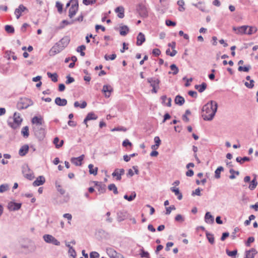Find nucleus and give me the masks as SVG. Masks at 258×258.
Here are the masks:
<instances>
[{
  "label": "nucleus",
  "mask_w": 258,
  "mask_h": 258,
  "mask_svg": "<svg viewBox=\"0 0 258 258\" xmlns=\"http://www.w3.org/2000/svg\"><path fill=\"white\" fill-rule=\"evenodd\" d=\"M170 69L173 71L172 74L174 75H176L179 71L178 68L176 67V66L174 64H172L170 66Z\"/></svg>",
  "instance_id": "603ef678"
},
{
  "label": "nucleus",
  "mask_w": 258,
  "mask_h": 258,
  "mask_svg": "<svg viewBox=\"0 0 258 258\" xmlns=\"http://www.w3.org/2000/svg\"><path fill=\"white\" fill-rule=\"evenodd\" d=\"M23 121L22 118L19 113L15 112L13 118L11 121L9 119L8 121V125L13 129H16L20 127Z\"/></svg>",
  "instance_id": "7ed1b4c3"
},
{
  "label": "nucleus",
  "mask_w": 258,
  "mask_h": 258,
  "mask_svg": "<svg viewBox=\"0 0 258 258\" xmlns=\"http://www.w3.org/2000/svg\"><path fill=\"white\" fill-rule=\"evenodd\" d=\"M28 150V145H24V146H22L21 148L20 149L19 151V154L21 156H25L27 153Z\"/></svg>",
  "instance_id": "393cba45"
},
{
  "label": "nucleus",
  "mask_w": 258,
  "mask_h": 258,
  "mask_svg": "<svg viewBox=\"0 0 258 258\" xmlns=\"http://www.w3.org/2000/svg\"><path fill=\"white\" fill-rule=\"evenodd\" d=\"M116 57V55L115 54H112L110 55H105L104 56V58L105 60H114Z\"/></svg>",
  "instance_id": "052dcab7"
},
{
  "label": "nucleus",
  "mask_w": 258,
  "mask_h": 258,
  "mask_svg": "<svg viewBox=\"0 0 258 258\" xmlns=\"http://www.w3.org/2000/svg\"><path fill=\"white\" fill-rule=\"evenodd\" d=\"M249 160L250 158L247 157H244L243 158L238 157L236 159V161L241 164H242L244 162L249 161Z\"/></svg>",
  "instance_id": "79ce46f5"
},
{
  "label": "nucleus",
  "mask_w": 258,
  "mask_h": 258,
  "mask_svg": "<svg viewBox=\"0 0 258 258\" xmlns=\"http://www.w3.org/2000/svg\"><path fill=\"white\" fill-rule=\"evenodd\" d=\"M124 173V170L121 169H116L112 173V175L113 177H116V179L117 180H120L121 179V175Z\"/></svg>",
  "instance_id": "2eb2a0df"
},
{
  "label": "nucleus",
  "mask_w": 258,
  "mask_h": 258,
  "mask_svg": "<svg viewBox=\"0 0 258 258\" xmlns=\"http://www.w3.org/2000/svg\"><path fill=\"white\" fill-rule=\"evenodd\" d=\"M166 53L167 55H170V56H174L177 53V51L176 50H173L172 52H170V49L168 48L166 50Z\"/></svg>",
  "instance_id": "13d9d810"
},
{
  "label": "nucleus",
  "mask_w": 258,
  "mask_h": 258,
  "mask_svg": "<svg viewBox=\"0 0 258 258\" xmlns=\"http://www.w3.org/2000/svg\"><path fill=\"white\" fill-rule=\"evenodd\" d=\"M205 221L208 224H213L214 222V217L209 212H207L205 214Z\"/></svg>",
  "instance_id": "6ab92c4d"
},
{
  "label": "nucleus",
  "mask_w": 258,
  "mask_h": 258,
  "mask_svg": "<svg viewBox=\"0 0 258 258\" xmlns=\"http://www.w3.org/2000/svg\"><path fill=\"white\" fill-rule=\"evenodd\" d=\"M137 10L141 17H146L148 16V10L145 5L139 4L137 7Z\"/></svg>",
  "instance_id": "6e6552de"
},
{
  "label": "nucleus",
  "mask_w": 258,
  "mask_h": 258,
  "mask_svg": "<svg viewBox=\"0 0 258 258\" xmlns=\"http://www.w3.org/2000/svg\"><path fill=\"white\" fill-rule=\"evenodd\" d=\"M193 5L194 6H195L196 7H197V8H198L199 9H200L202 12H205V7L203 5V3L202 2H199L198 4H193Z\"/></svg>",
  "instance_id": "3c124183"
},
{
  "label": "nucleus",
  "mask_w": 258,
  "mask_h": 258,
  "mask_svg": "<svg viewBox=\"0 0 258 258\" xmlns=\"http://www.w3.org/2000/svg\"><path fill=\"white\" fill-rule=\"evenodd\" d=\"M32 104L31 100L28 98L21 99L17 103V107L19 110L24 109L28 108Z\"/></svg>",
  "instance_id": "20e7f679"
},
{
  "label": "nucleus",
  "mask_w": 258,
  "mask_h": 258,
  "mask_svg": "<svg viewBox=\"0 0 258 258\" xmlns=\"http://www.w3.org/2000/svg\"><path fill=\"white\" fill-rule=\"evenodd\" d=\"M102 91L104 94L105 97L108 98L113 91V88L109 85H105L103 86Z\"/></svg>",
  "instance_id": "9d476101"
},
{
  "label": "nucleus",
  "mask_w": 258,
  "mask_h": 258,
  "mask_svg": "<svg viewBox=\"0 0 258 258\" xmlns=\"http://www.w3.org/2000/svg\"><path fill=\"white\" fill-rule=\"evenodd\" d=\"M74 106L75 107H80L81 108H85L87 106V103L85 101H83L81 104L78 101H76L74 103Z\"/></svg>",
  "instance_id": "09e8293b"
},
{
  "label": "nucleus",
  "mask_w": 258,
  "mask_h": 258,
  "mask_svg": "<svg viewBox=\"0 0 258 258\" xmlns=\"http://www.w3.org/2000/svg\"><path fill=\"white\" fill-rule=\"evenodd\" d=\"M47 76L51 79V81L53 82H56L58 80V76L56 73L52 74L50 72L47 73Z\"/></svg>",
  "instance_id": "2f4dec72"
},
{
  "label": "nucleus",
  "mask_w": 258,
  "mask_h": 258,
  "mask_svg": "<svg viewBox=\"0 0 258 258\" xmlns=\"http://www.w3.org/2000/svg\"><path fill=\"white\" fill-rule=\"evenodd\" d=\"M171 190L174 193V194L177 196L178 200H180L182 198V194L180 192L178 188L175 187H172L170 188Z\"/></svg>",
  "instance_id": "a878e982"
},
{
  "label": "nucleus",
  "mask_w": 258,
  "mask_h": 258,
  "mask_svg": "<svg viewBox=\"0 0 258 258\" xmlns=\"http://www.w3.org/2000/svg\"><path fill=\"white\" fill-rule=\"evenodd\" d=\"M154 141H155L156 144L152 146V149H156L159 146V145L161 143V140L159 137L156 136L154 138Z\"/></svg>",
  "instance_id": "4c0bfd02"
},
{
  "label": "nucleus",
  "mask_w": 258,
  "mask_h": 258,
  "mask_svg": "<svg viewBox=\"0 0 258 258\" xmlns=\"http://www.w3.org/2000/svg\"><path fill=\"white\" fill-rule=\"evenodd\" d=\"M99 254L96 251L91 252L90 254V258H99Z\"/></svg>",
  "instance_id": "774afa93"
},
{
  "label": "nucleus",
  "mask_w": 258,
  "mask_h": 258,
  "mask_svg": "<svg viewBox=\"0 0 258 258\" xmlns=\"http://www.w3.org/2000/svg\"><path fill=\"white\" fill-rule=\"evenodd\" d=\"M244 85L248 88H252L254 86V81L253 80H250L249 83L245 82Z\"/></svg>",
  "instance_id": "e2e57ef3"
},
{
  "label": "nucleus",
  "mask_w": 258,
  "mask_h": 258,
  "mask_svg": "<svg viewBox=\"0 0 258 258\" xmlns=\"http://www.w3.org/2000/svg\"><path fill=\"white\" fill-rule=\"evenodd\" d=\"M147 82L150 84L151 87H159L160 81L156 78L151 77L147 79Z\"/></svg>",
  "instance_id": "4468645a"
},
{
  "label": "nucleus",
  "mask_w": 258,
  "mask_h": 258,
  "mask_svg": "<svg viewBox=\"0 0 258 258\" xmlns=\"http://www.w3.org/2000/svg\"><path fill=\"white\" fill-rule=\"evenodd\" d=\"M206 236L209 242L211 244H213L214 243V237L213 235L210 233H207Z\"/></svg>",
  "instance_id": "864d4df0"
},
{
  "label": "nucleus",
  "mask_w": 258,
  "mask_h": 258,
  "mask_svg": "<svg viewBox=\"0 0 258 258\" xmlns=\"http://www.w3.org/2000/svg\"><path fill=\"white\" fill-rule=\"evenodd\" d=\"M218 108V104L215 101H210L204 105L202 108V116L204 120L211 121L212 120Z\"/></svg>",
  "instance_id": "f257e3e1"
},
{
  "label": "nucleus",
  "mask_w": 258,
  "mask_h": 258,
  "mask_svg": "<svg viewBox=\"0 0 258 258\" xmlns=\"http://www.w3.org/2000/svg\"><path fill=\"white\" fill-rule=\"evenodd\" d=\"M115 12L116 13H117V16L119 18H123L124 16V9L123 7L119 6L117 7L115 9Z\"/></svg>",
  "instance_id": "5701e85b"
},
{
  "label": "nucleus",
  "mask_w": 258,
  "mask_h": 258,
  "mask_svg": "<svg viewBox=\"0 0 258 258\" xmlns=\"http://www.w3.org/2000/svg\"><path fill=\"white\" fill-rule=\"evenodd\" d=\"M23 173L24 174L25 177L29 180H32L34 177L33 174L31 171H29L28 173H26L25 171H23Z\"/></svg>",
  "instance_id": "5fc2aeb1"
},
{
  "label": "nucleus",
  "mask_w": 258,
  "mask_h": 258,
  "mask_svg": "<svg viewBox=\"0 0 258 258\" xmlns=\"http://www.w3.org/2000/svg\"><path fill=\"white\" fill-rule=\"evenodd\" d=\"M251 67L249 65H248L247 66L242 67V66H239L238 68V71L239 72H248L249 70L250 69Z\"/></svg>",
  "instance_id": "37998d69"
},
{
  "label": "nucleus",
  "mask_w": 258,
  "mask_h": 258,
  "mask_svg": "<svg viewBox=\"0 0 258 258\" xmlns=\"http://www.w3.org/2000/svg\"><path fill=\"white\" fill-rule=\"evenodd\" d=\"M22 135L26 138L29 136V127L27 126H24L22 128L21 131Z\"/></svg>",
  "instance_id": "a19ab883"
},
{
  "label": "nucleus",
  "mask_w": 258,
  "mask_h": 258,
  "mask_svg": "<svg viewBox=\"0 0 258 258\" xmlns=\"http://www.w3.org/2000/svg\"><path fill=\"white\" fill-rule=\"evenodd\" d=\"M257 252L256 250L252 248L251 249L246 251L245 257L244 258H254Z\"/></svg>",
  "instance_id": "412c9836"
},
{
  "label": "nucleus",
  "mask_w": 258,
  "mask_h": 258,
  "mask_svg": "<svg viewBox=\"0 0 258 258\" xmlns=\"http://www.w3.org/2000/svg\"><path fill=\"white\" fill-rule=\"evenodd\" d=\"M74 23V20H72L71 21H68L67 20H63L60 24L59 26L58 27V29H63L65 26L71 25Z\"/></svg>",
  "instance_id": "c756f323"
},
{
  "label": "nucleus",
  "mask_w": 258,
  "mask_h": 258,
  "mask_svg": "<svg viewBox=\"0 0 258 258\" xmlns=\"http://www.w3.org/2000/svg\"><path fill=\"white\" fill-rule=\"evenodd\" d=\"M45 178L43 176H39L37 179L33 182V185L34 186H39L42 185L45 182Z\"/></svg>",
  "instance_id": "4be33fe9"
},
{
  "label": "nucleus",
  "mask_w": 258,
  "mask_h": 258,
  "mask_svg": "<svg viewBox=\"0 0 258 258\" xmlns=\"http://www.w3.org/2000/svg\"><path fill=\"white\" fill-rule=\"evenodd\" d=\"M55 186L57 191L59 192L60 194L63 195L65 193V190L61 188V185L58 181L55 182Z\"/></svg>",
  "instance_id": "de8ad7c7"
},
{
  "label": "nucleus",
  "mask_w": 258,
  "mask_h": 258,
  "mask_svg": "<svg viewBox=\"0 0 258 258\" xmlns=\"http://www.w3.org/2000/svg\"><path fill=\"white\" fill-rule=\"evenodd\" d=\"M55 103L59 106H64L67 104V99L57 97L54 100Z\"/></svg>",
  "instance_id": "a211bd4d"
},
{
  "label": "nucleus",
  "mask_w": 258,
  "mask_h": 258,
  "mask_svg": "<svg viewBox=\"0 0 258 258\" xmlns=\"http://www.w3.org/2000/svg\"><path fill=\"white\" fill-rule=\"evenodd\" d=\"M201 189L200 188H198L196 189V190L195 191H192L191 195L192 196H194L195 195L200 196H201Z\"/></svg>",
  "instance_id": "338daca9"
},
{
  "label": "nucleus",
  "mask_w": 258,
  "mask_h": 258,
  "mask_svg": "<svg viewBox=\"0 0 258 258\" xmlns=\"http://www.w3.org/2000/svg\"><path fill=\"white\" fill-rule=\"evenodd\" d=\"M25 10H27L26 7L23 5H20L19 7L15 10V15L17 19H19L22 15V13L24 12Z\"/></svg>",
  "instance_id": "f8f14e48"
},
{
  "label": "nucleus",
  "mask_w": 258,
  "mask_h": 258,
  "mask_svg": "<svg viewBox=\"0 0 258 258\" xmlns=\"http://www.w3.org/2000/svg\"><path fill=\"white\" fill-rule=\"evenodd\" d=\"M108 188L109 190H112L114 194H118L117 188L114 184L112 183L109 184Z\"/></svg>",
  "instance_id": "49530a36"
},
{
  "label": "nucleus",
  "mask_w": 258,
  "mask_h": 258,
  "mask_svg": "<svg viewBox=\"0 0 258 258\" xmlns=\"http://www.w3.org/2000/svg\"><path fill=\"white\" fill-rule=\"evenodd\" d=\"M207 88V84L206 83H203L201 85H196L195 88L198 90L200 93L204 92Z\"/></svg>",
  "instance_id": "bb28decb"
},
{
  "label": "nucleus",
  "mask_w": 258,
  "mask_h": 258,
  "mask_svg": "<svg viewBox=\"0 0 258 258\" xmlns=\"http://www.w3.org/2000/svg\"><path fill=\"white\" fill-rule=\"evenodd\" d=\"M43 122V120L41 117L34 116L32 119V123L34 124L33 126H41Z\"/></svg>",
  "instance_id": "f3484780"
},
{
  "label": "nucleus",
  "mask_w": 258,
  "mask_h": 258,
  "mask_svg": "<svg viewBox=\"0 0 258 258\" xmlns=\"http://www.w3.org/2000/svg\"><path fill=\"white\" fill-rule=\"evenodd\" d=\"M68 253L70 256L74 258L76 257V252L75 250L73 247H70V249H69Z\"/></svg>",
  "instance_id": "6e6d98bb"
},
{
  "label": "nucleus",
  "mask_w": 258,
  "mask_h": 258,
  "mask_svg": "<svg viewBox=\"0 0 258 258\" xmlns=\"http://www.w3.org/2000/svg\"><path fill=\"white\" fill-rule=\"evenodd\" d=\"M9 189V186L8 184H3L0 185V193L4 192Z\"/></svg>",
  "instance_id": "a18cd8bd"
},
{
  "label": "nucleus",
  "mask_w": 258,
  "mask_h": 258,
  "mask_svg": "<svg viewBox=\"0 0 258 258\" xmlns=\"http://www.w3.org/2000/svg\"><path fill=\"white\" fill-rule=\"evenodd\" d=\"M226 252L227 254L229 256H235L237 254V252L236 250H234L233 251H229L228 249H226Z\"/></svg>",
  "instance_id": "0e129e2a"
},
{
  "label": "nucleus",
  "mask_w": 258,
  "mask_h": 258,
  "mask_svg": "<svg viewBox=\"0 0 258 258\" xmlns=\"http://www.w3.org/2000/svg\"><path fill=\"white\" fill-rule=\"evenodd\" d=\"M161 99L162 100V103L168 107H170L171 105V98H167L166 95L161 96Z\"/></svg>",
  "instance_id": "aec40b11"
},
{
  "label": "nucleus",
  "mask_w": 258,
  "mask_h": 258,
  "mask_svg": "<svg viewBox=\"0 0 258 258\" xmlns=\"http://www.w3.org/2000/svg\"><path fill=\"white\" fill-rule=\"evenodd\" d=\"M175 210V207L174 205H171L169 207H166L165 214L166 215H169L172 210Z\"/></svg>",
  "instance_id": "4d7b16f0"
},
{
  "label": "nucleus",
  "mask_w": 258,
  "mask_h": 258,
  "mask_svg": "<svg viewBox=\"0 0 258 258\" xmlns=\"http://www.w3.org/2000/svg\"><path fill=\"white\" fill-rule=\"evenodd\" d=\"M70 41V39L68 36H65L60 39L57 43L63 48L66 47Z\"/></svg>",
  "instance_id": "dca6fc26"
},
{
  "label": "nucleus",
  "mask_w": 258,
  "mask_h": 258,
  "mask_svg": "<svg viewBox=\"0 0 258 258\" xmlns=\"http://www.w3.org/2000/svg\"><path fill=\"white\" fill-rule=\"evenodd\" d=\"M21 204L10 202L8 205V208L10 211H17L21 208Z\"/></svg>",
  "instance_id": "9b49d317"
},
{
  "label": "nucleus",
  "mask_w": 258,
  "mask_h": 258,
  "mask_svg": "<svg viewBox=\"0 0 258 258\" xmlns=\"http://www.w3.org/2000/svg\"><path fill=\"white\" fill-rule=\"evenodd\" d=\"M233 30L238 35H251L253 33H255L257 29L255 26H249L247 25H244L240 27H233Z\"/></svg>",
  "instance_id": "f03ea898"
},
{
  "label": "nucleus",
  "mask_w": 258,
  "mask_h": 258,
  "mask_svg": "<svg viewBox=\"0 0 258 258\" xmlns=\"http://www.w3.org/2000/svg\"><path fill=\"white\" fill-rule=\"evenodd\" d=\"M53 143L55 145V147L56 148H59L62 146V145L63 144V140L59 141V139H58V138L56 137L54 139Z\"/></svg>",
  "instance_id": "c9c22d12"
},
{
  "label": "nucleus",
  "mask_w": 258,
  "mask_h": 258,
  "mask_svg": "<svg viewBox=\"0 0 258 258\" xmlns=\"http://www.w3.org/2000/svg\"><path fill=\"white\" fill-rule=\"evenodd\" d=\"M5 29V31L9 33H14L15 32L14 28L11 25H6Z\"/></svg>",
  "instance_id": "c03bdc74"
},
{
  "label": "nucleus",
  "mask_w": 258,
  "mask_h": 258,
  "mask_svg": "<svg viewBox=\"0 0 258 258\" xmlns=\"http://www.w3.org/2000/svg\"><path fill=\"white\" fill-rule=\"evenodd\" d=\"M84 158V155H82L78 157H73L71 159V162L76 166H81L82 162Z\"/></svg>",
  "instance_id": "ddd939ff"
},
{
  "label": "nucleus",
  "mask_w": 258,
  "mask_h": 258,
  "mask_svg": "<svg viewBox=\"0 0 258 258\" xmlns=\"http://www.w3.org/2000/svg\"><path fill=\"white\" fill-rule=\"evenodd\" d=\"M106 252L110 258H112L117 252L111 248H108L106 249Z\"/></svg>",
  "instance_id": "58836bf2"
},
{
  "label": "nucleus",
  "mask_w": 258,
  "mask_h": 258,
  "mask_svg": "<svg viewBox=\"0 0 258 258\" xmlns=\"http://www.w3.org/2000/svg\"><path fill=\"white\" fill-rule=\"evenodd\" d=\"M95 185L98 191H100V193H103L105 191L106 189L105 185L101 184L98 182H95Z\"/></svg>",
  "instance_id": "72a5a7b5"
},
{
  "label": "nucleus",
  "mask_w": 258,
  "mask_h": 258,
  "mask_svg": "<svg viewBox=\"0 0 258 258\" xmlns=\"http://www.w3.org/2000/svg\"><path fill=\"white\" fill-rule=\"evenodd\" d=\"M136 197V194L135 191L132 192L130 196H128L127 195L124 196L123 198L124 199L127 200L129 202L133 201Z\"/></svg>",
  "instance_id": "e433bc0d"
},
{
  "label": "nucleus",
  "mask_w": 258,
  "mask_h": 258,
  "mask_svg": "<svg viewBox=\"0 0 258 258\" xmlns=\"http://www.w3.org/2000/svg\"><path fill=\"white\" fill-rule=\"evenodd\" d=\"M33 129L35 136L39 140H42L45 137V130L41 126H33Z\"/></svg>",
  "instance_id": "39448f33"
},
{
  "label": "nucleus",
  "mask_w": 258,
  "mask_h": 258,
  "mask_svg": "<svg viewBox=\"0 0 258 258\" xmlns=\"http://www.w3.org/2000/svg\"><path fill=\"white\" fill-rule=\"evenodd\" d=\"M63 48L57 42L49 50V55L54 56L61 52Z\"/></svg>",
  "instance_id": "1a4fd4ad"
},
{
  "label": "nucleus",
  "mask_w": 258,
  "mask_h": 258,
  "mask_svg": "<svg viewBox=\"0 0 258 258\" xmlns=\"http://www.w3.org/2000/svg\"><path fill=\"white\" fill-rule=\"evenodd\" d=\"M257 184V182L255 178H254L251 181V183L249 185V188L251 190H253L256 187Z\"/></svg>",
  "instance_id": "8fccbe9b"
},
{
  "label": "nucleus",
  "mask_w": 258,
  "mask_h": 258,
  "mask_svg": "<svg viewBox=\"0 0 258 258\" xmlns=\"http://www.w3.org/2000/svg\"><path fill=\"white\" fill-rule=\"evenodd\" d=\"M126 218V213L119 212L117 213V220L118 222H121L123 221Z\"/></svg>",
  "instance_id": "f704fd0d"
},
{
  "label": "nucleus",
  "mask_w": 258,
  "mask_h": 258,
  "mask_svg": "<svg viewBox=\"0 0 258 258\" xmlns=\"http://www.w3.org/2000/svg\"><path fill=\"white\" fill-rule=\"evenodd\" d=\"M74 2V4H72L69 11V17L70 18H73L78 11V1L75 0Z\"/></svg>",
  "instance_id": "0eeeda50"
},
{
  "label": "nucleus",
  "mask_w": 258,
  "mask_h": 258,
  "mask_svg": "<svg viewBox=\"0 0 258 258\" xmlns=\"http://www.w3.org/2000/svg\"><path fill=\"white\" fill-rule=\"evenodd\" d=\"M55 6H56V8H57V11H58V12L59 13H62V7H63L62 4H61L60 3H59V2H56Z\"/></svg>",
  "instance_id": "bf43d9fd"
},
{
  "label": "nucleus",
  "mask_w": 258,
  "mask_h": 258,
  "mask_svg": "<svg viewBox=\"0 0 258 258\" xmlns=\"http://www.w3.org/2000/svg\"><path fill=\"white\" fill-rule=\"evenodd\" d=\"M137 45L138 46L141 45L145 41V35L142 33L140 32L137 36Z\"/></svg>",
  "instance_id": "b1692460"
},
{
  "label": "nucleus",
  "mask_w": 258,
  "mask_h": 258,
  "mask_svg": "<svg viewBox=\"0 0 258 258\" xmlns=\"http://www.w3.org/2000/svg\"><path fill=\"white\" fill-rule=\"evenodd\" d=\"M174 101L175 103L179 105H182L184 103V99L179 95L176 96Z\"/></svg>",
  "instance_id": "7c9ffc66"
},
{
  "label": "nucleus",
  "mask_w": 258,
  "mask_h": 258,
  "mask_svg": "<svg viewBox=\"0 0 258 258\" xmlns=\"http://www.w3.org/2000/svg\"><path fill=\"white\" fill-rule=\"evenodd\" d=\"M88 168L89 169V172L90 174H93L94 175H97L98 172L97 167H94V165L90 164L88 165Z\"/></svg>",
  "instance_id": "cd10ccee"
},
{
  "label": "nucleus",
  "mask_w": 258,
  "mask_h": 258,
  "mask_svg": "<svg viewBox=\"0 0 258 258\" xmlns=\"http://www.w3.org/2000/svg\"><path fill=\"white\" fill-rule=\"evenodd\" d=\"M98 118L97 115H96L93 112L89 113L85 118V121H89L91 120H96Z\"/></svg>",
  "instance_id": "c85d7f7f"
},
{
  "label": "nucleus",
  "mask_w": 258,
  "mask_h": 258,
  "mask_svg": "<svg viewBox=\"0 0 258 258\" xmlns=\"http://www.w3.org/2000/svg\"><path fill=\"white\" fill-rule=\"evenodd\" d=\"M129 31V29L126 26H123L120 27L119 33L122 36L126 35Z\"/></svg>",
  "instance_id": "473e14b6"
},
{
  "label": "nucleus",
  "mask_w": 258,
  "mask_h": 258,
  "mask_svg": "<svg viewBox=\"0 0 258 258\" xmlns=\"http://www.w3.org/2000/svg\"><path fill=\"white\" fill-rule=\"evenodd\" d=\"M175 220L177 222H183L184 221V218L181 215L178 214L175 217Z\"/></svg>",
  "instance_id": "680f3d73"
},
{
  "label": "nucleus",
  "mask_w": 258,
  "mask_h": 258,
  "mask_svg": "<svg viewBox=\"0 0 258 258\" xmlns=\"http://www.w3.org/2000/svg\"><path fill=\"white\" fill-rule=\"evenodd\" d=\"M43 240L48 243H51L55 245H60V242L58 241L54 236L50 234H45L43 236Z\"/></svg>",
  "instance_id": "423d86ee"
},
{
  "label": "nucleus",
  "mask_w": 258,
  "mask_h": 258,
  "mask_svg": "<svg viewBox=\"0 0 258 258\" xmlns=\"http://www.w3.org/2000/svg\"><path fill=\"white\" fill-rule=\"evenodd\" d=\"M141 251L140 255L142 257H148L149 256V253L145 251L143 249H142Z\"/></svg>",
  "instance_id": "69168bd1"
},
{
  "label": "nucleus",
  "mask_w": 258,
  "mask_h": 258,
  "mask_svg": "<svg viewBox=\"0 0 258 258\" xmlns=\"http://www.w3.org/2000/svg\"><path fill=\"white\" fill-rule=\"evenodd\" d=\"M224 170V168L222 166L218 167L215 171V177L218 179L220 177V172Z\"/></svg>",
  "instance_id": "ea45409f"
}]
</instances>
